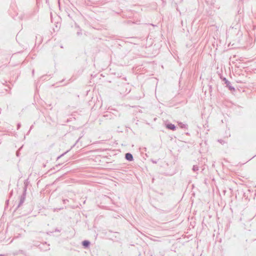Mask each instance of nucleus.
I'll use <instances>...</instances> for the list:
<instances>
[{
  "label": "nucleus",
  "instance_id": "nucleus-8",
  "mask_svg": "<svg viewBox=\"0 0 256 256\" xmlns=\"http://www.w3.org/2000/svg\"><path fill=\"white\" fill-rule=\"evenodd\" d=\"M82 33L80 32H77V35L78 36H80V35H82Z\"/></svg>",
  "mask_w": 256,
  "mask_h": 256
},
{
  "label": "nucleus",
  "instance_id": "nucleus-2",
  "mask_svg": "<svg viewBox=\"0 0 256 256\" xmlns=\"http://www.w3.org/2000/svg\"><path fill=\"white\" fill-rule=\"evenodd\" d=\"M221 78L222 79V81L224 82L225 84H226V86L230 90H235L234 88L232 86L230 82L226 78Z\"/></svg>",
  "mask_w": 256,
  "mask_h": 256
},
{
  "label": "nucleus",
  "instance_id": "nucleus-17",
  "mask_svg": "<svg viewBox=\"0 0 256 256\" xmlns=\"http://www.w3.org/2000/svg\"><path fill=\"white\" fill-rule=\"evenodd\" d=\"M22 148V147H20V148H19V150H20V149Z\"/></svg>",
  "mask_w": 256,
  "mask_h": 256
},
{
  "label": "nucleus",
  "instance_id": "nucleus-14",
  "mask_svg": "<svg viewBox=\"0 0 256 256\" xmlns=\"http://www.w3.org/2000/svg\"><path fill=\"white\" fill-rule=\"evenodd\" d=\"M152 162L154 164H156V162L155 160H152Z\"/></svg>",
  "mask_w": 256,
  "mask_h": 256
},
{
  "label": "nucleus",
  "instance_id": "nucleus-6",
  "mask_svg": "<svg viewBox=\"0 0 256 256\" xmlns=\"http://www.w3.org/2000/svg\"><path fill=\"white\" fill-rule=\"evenodd\" d=\"M178 126L182 128H187V125L186 124H184L182 122H179L178 123Z\"/></svg>",
  "mask_w": 256,
  "mask_h": 256
},
{
  "label": "nucleus",
  "instance_id": "nucleus-13",
  "mask_svg": "<svg viewBox=\"0 0 256 256\" xmlns=\"http://www.w3.org/2000/svg\"><path fill=\"white\" fill-rule=\"evenodd\" d=\"M16 156H19V152L18 151H17L16 152Z\"/></svg>",
  "mask_w": 256,
  "mask_h": 256
},
{
  "label": "nucleus",
  "instance_id": "nucleus-15",
  "mask_svg": "<svg viewBox=\"0 0 256 256\" xmlns=\"http://www.w3.org/2000/svg\"><path fill=\"white\" fill-rule=\"evenodd\" d=\"M56 232H59V230H58L56 229Z\"/></svg>",
  "mask_w": 256,
  "mask_h": 256
},
{
  "label": "nucleus",
  "instance_id": "nucleus-7",
  "mask_svg": "<svg viewBox=\"0 0 256 256\" xmlns=\"http://www.w3.org/2000/svg\"><path fill=\"white\" fill-rule=\"evenodd\" d=\"M192 170L194 172H196L198 170L199 168L197 165H194Z\"/></svg>",
  "mask_w": 256,
  "mask_h": 256
},
{
  "label": "nucleus",
  "instance_id": "nucleus-19",
  "mask_svg": "<svg viewBox=\"0 0 256 256\" xmlns=\"http://www.w3.org/2000/svg\"><path fill=\"white\" fill-rule=\"evenodd\" d=\"M0 256H4L3 254H0Z\"/></svg>",
  "mask_w": 256,
  "mask_h": 256
},
{
  "label": "nucleus",
  "instance_id": "nucleus-18",
  "mask_svg": "<svg viewBox=\"0 0 256 256\" xmlns=\"http://www.w3.org/2000/svg\"><path fill=\"white\" fill-rule=\"evenodd\" d=\"M22 148V147H20V148H19V150H20V149Z\"/></svg>",
  "mask_w": 256,
  "mask_h": 256
},
{
  "label": "nucleus",
  "instance_id": "nucleus-16",
  "mask_svg": "<svg viewBox=\"0 0 256 256\" xmlns=\"http://www.w3.org/2000/svg\"><path fill=\"white\" fill-rule=\"evenodd\" d=\"M22 148V147H20V148H19V150H20V149Z\"/></svg>",
  "mask_w": 256,
  "mask_h": 256
},
{
  "label": "nucleus",
  "instance_id": "nucleus-4",
  "mask_svg": "<svg viewBox=\"0 0 256 256\" xmlns=\"http://www.w3.org/2000/svg\"><path fill=\"white\" fill-rule=\"evenodd\" d=\"M166 127L169 130H174L176 128V126L172 124H166Z\"/></svg>",
  "mask_w": 256,
  "mask_h": 256
},
{
  "label": "nucleus",
  "instance_id": "nucleus-3",
  "mask_svg": "<svg viewBox=\"0 0 256 256\" xmlns=\"http://www.w3.org/2000/svg\"><path fill=\"white\" fill-rule=\"evenodd\" d=\"M125 158L129 162H131V161L133 160H134L132 155L130 152H128V153L126 154Z\"/></svg>",
  "mask_w": 256,
  "mask_h": 256
},
{
  "label": "nucleus",
  "instance_id": "nucleus-11",
  "mask_svg": "<svg viewBox=\"0 0 256 256\" xmlns=\"http://www.w3.org/2000/svg\"><path fill=\"white\" fill-rule=\"evenodd\" d=\"M32 128H33V125H32V126H30V130H29V131H28V133H29V132H30Z\"/></svg>",
  "mask_w": 256,
  "mask_h": 256
},
{
  "label": "nucleus",
  "instance_id": "nucleus-20",
  "mask_svg": "<svg viewBox=\"0 0 256 256\" xmlns=\"http://www.w3.org/2000/svg\"><path fill=\"white\" fill-rule=\"evenodd\" d=\"M32 74H34V70H32Z\"/></svg>",
  "mask_w": 256,
  "mask_h": 256
},
{
  "label": "nucleus",
  "instance_id": "nucleus-9",
  "mask_svg": "<svg viewBox=\"0 0 256 256\" xmlns=\"http://www.w3.org/2000/svg\"><path fill=\"white\" fill-rule=\"evenodd\" d=\"M20 127V124H18V125H17V129H19Z\"/></svg>",
  "mask_w": 256,
  "mask_h": 256
},
{
  "label": "nucleus",
  "instance_id": "nucleus-10",
  "mask_svg": "<svg viewBox=\"0 0 256 256\" xmlns=\"http://www.w3.org/2000/svg\"><path fill=\"white\" fill-rule=\"evenodd\" d=\"M66 153H64L63 154H61L60 156L58 158V159L60 158H61L62 156H63Z\"/></svg>",
  "mask_w": 256,
  "mask_h": 256
},
{
  "label": "nucleus",
  "instance_id": "nucleus-12",
  "mask_svg": "<svg viewBox=\"0 0 256 256\" xmlns=\"http://www.w3.org/2000/svg\"><path fill=\"white\" fill-rule=\"evenodd\" d=\"M63 202H64V204H66V202H68V200H63Z\"/></svg>",
  "mask_w": 256,
  "mask_h": 256
},
{
  "label": "nucleus",
  "instance_id": "nucleus-5",
  "mask_svg": "<svg viewBox=\"0 0 256 256\" xmlns=\"http://www.w3.org/2000/svg\"><path fill=\"white\" fill-rule=\"evenodd\" d=\"M82 244L84 247L87 248L89 246L90 242L88 240H85L82 242Z\"/></svg>",
  "mask_w": 256,
  "mask_h": 256
},
{
  "label": "nucleus",
  "instance_id": "nucleus-1",
  "mask_svg": "<svg viewBox=\"0 0 256 256\" xmlns=\"http://www.w3.org/2000/svg\"><path fill=\"white\" fill-rule=\"evenodd\" d=\"M26 187L24 186L23 194L20 197V200L19 202V204L18 206V208H19L21 205H22L25 200L26 195Z\"/></svg>",
  "mask_w": 256,
  "mask_h": 256
}]
</instances>
